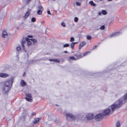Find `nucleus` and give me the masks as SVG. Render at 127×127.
<instances>
[{"instance_id": "nucleus-28", "label": "nucleus", "mask_w": 127, "mask_h": 127, "mask_svg": "<svg viewBox=\"0 0 127 127\" xmlns=\"http://www.w3.org/2000/svg\"><path fill=\"white\" fill-rule=\"evenodd\" d=\"M16 49L17 51H19L20 50L21 48L19 46L17 47L16 48Z\"/></svg>"}, {"instance_id": "nucleus-18", "label": "nucleus", "mask_w": 127, "mask_h": 127, "mask_svg": "<svg viewBox=\"0 0 127 127\" xmlns=\"http://www.w3.org/2000/svg\"><path fill=\"white\" fill-rule=\"evenodd\" d=\"M69 58L70 59L72 60H77L76 58H75L73 56L70 57H69Z\"/></svg>"}, {"instance_id": "nucleus-37", "label": "nucleus", "mask_w": 127, "mask_h": 127, "mask_svg": "<svg viewBox=\"0 0 127 127\" xmlns=\"http://www.w3.org/2000/svg\"><path fill=\"white\" fill-rule=\"evenodd\" d=\"M76 4L77 6H80L81 5V3L78 2H76Z\"/></svg>"}, {"instance_id": "nucleus-30", "label": "nucleus", "mask_w": 127, "mask_h": 127, "mask_svg": "<svg viewBox=\"0 0 127 127\" xmlns=\"http://www.w3.org/2000/svg\"><path fill=\"white\" fill-rule=\"evenodd\" d=\"M91 37L89 35H88L87 36V38L88 39L90 40L91 39Z\"/></svg>"}, {"instance_id": "nucleus-10", "label": "nucleus", "mask_w": 127, "mask_h": 127, "mask_svg": "<svg viewBox=\"0 0 127 127\" xmlns=\"http://www.w3.org/2000/svg\"><path fill=\"white\" fill-rule=\"evenodd\" d=\"M86 44V42H85L84 41H82L79 45V49H81Z\"/></svg>"}, {"instance_id": "nucleus-20", "label": "nucleus", "mask_w": 127, "mask_h": 127, "mask_svg": "<svg viewBox=\"0 0 127 127\" xmlns=\"http://www.w3.org/2000/svg\"><path fill=\"white\" fill-rule=\"evenodd\" d=\"M38 8L39 9V10H43V7L40 5H39L38 6Z\"/></svg>"}, {"instance_id": "nucleus-4", "label": "nucleus", "mask_w": 127, "mask_h": 127, "mask_svg": "<svg viewBox=\"0 0 127 127\" xmlns=\"http://www.w3.org/2000/svg\"><path fill=\"white\" fill-rule=\"evenodd\" d=\"M111 112V109L110 108L104 110L102 114L104 116H106L109 115Z\"/></svg>"}, {"instance_id": "nucleus-15", "label": "nucleus", "mask_w": 127, "mask_h": 127, "mask_svg": "<svg viewBox=\"0 0 127 127\" xmlns=\"http://www.w3.org/2000/svg\"><path fill=\"white\" fill-rule=\"evenodd\" d=\"M30 13L29 11H27L25 14L24 16V17L25 18H26L30 15Z\"/></svg>"}, {"instance_id": "nucleus-33", "label": "nucleus", "mask_w": 127, "mask_h": 127, "mask_svg": "<svg viewBox=\"0 0 127 127\" xmlns=\"http://www.w3.org/2000/svg\"><path fill=\"white\" fill-rule=\"evenodd\" d=\"M54 62L57 63H59L60 62V61L59 60L54 59Z\"/></svg>"}, {"instance_id": "nucleus-7", "label": "nucleus", "mask_w": 127, "mask_h": 127, "mask_svg": "<svg viewBox=\"0 0 127 127\" xmlns=\"http://www.w3.org/2000/svg\"><path fill=\"white\" fill-rule=\"evenodd\" d=\"M121 33L120 32H116L113 34L110 35L109 37L110 38L112 37L117 36Z\"/></svg>"}, {"instance_id": "nucleus-11", "label": "nucleus", "mask_w": 127, "mask_h": 127, "mask_svg": "<svg viewBox=\"0 0 127 127\" xmlns=\"http://www.w3.org/2000/svg\"><path fill=\"white\" fill-rule=\"evenodd\" d=\"M2 35L3 37L6 38L7 36V33L5 31H3Z\"/></svg>"}, {"instance_id": "nucleus-46", "label": "nucleus", "mask_w": 127, "mask_h": 127, "mask_svg": "<svg viewBox=\"0 0 127 127\" xmlns=\"http://www.w3.org/2000/svg\"><path fill=\"white\" fill-rule=\"evenodd\" d=\"M28 36V37H31V38L32 37V36Z\"/></svg>"}, {"instance_id": "nucleus-47", "label": "nucleus", "mask_w": 127, "mask_h": 127, "mask_svg": "<svg viewBox=\"0 0 127 127\" xmlns=\"http://www.w3.org/2000/svg\"><path fill=\"white\" fill-rule=\"evenodd\" d=\"M112 0H108L109 1H112Z\"/></svg>"}, {"instance_id": "nucleus-49", "label": "nucleus", "mask_w": 127, "mask_h": 127, "mask_svg": "<svg viewBox=\"0 0 127 127\" xmlns=\"http://www.w3.org/2000/svg\"><path fill=\"white\" fill-rule=\"evenodd\" d=\"M100 1H102V0H99Z\"/></svg>"}, {"instance_id": "nucleus-34", "label": "nucleus", "mask_w": 127, "mask_h": 127, "mask_svg": "<svg viewBox=\"0 0 127 127\" xmlns=\"http://www.w3.org/2000/svg\"><path fill=\"white\" fill-rule=\"evenodd\" d=\"M74 21L76 22H77V21L78 20V18L76 17H75L74 18Z\"/></svg>"}, {"instance_id": "nucleus-43", "label": "nucleus", "mask_w": 127, "mask_h": 127, "mask_svg": "<svg viewBox=\"0 0 127 127\" xmlns=\"http://www.w3.org/2000/svg\"><path fill=\"white\" fill-rule=\"evenodd\" d=\"M73 43H74V45H75V44L77 43L78 42H73Z\"/></svg>"}, {"instance_id": "nucleus-13", "label": "nucleus", "mask_w": 127, "mask_h": 127, "mask_svg": "<svg viewBox=\"0 0 127 127\" xmlns=\"http://www.w3.org/2000/svg\"><path fill=\"white\" fill-rule=\"evenodd\" d=\"M21 86L23 87L25 86L26 85V83L23 80H21L20 82Z\"/></svg>"}, {"instance_id": "nucleus-36", "label": "nucleus", "mask_w": 127, "mask_h": 127, "mask_svg": "<svg viewBox=\"0 0 127 127\" xmlns=\"http://www.w3.org/2000/svg\"><path fill=\"white\" fill-rule=\"evenodd\" d=\"M25 40L27 41L28 42V41H30V39H30L29 38H28V37H26L25 38Z\"/></svg>"}, {"instance_id": "nucleus-22", "label": "nucleus", "mask_w": 127, "mask_h": 127, "mask_svg": "<svg viewBox=\"0 0 127 127\" xmlns=\"http://www.w3.org/2000/svg\"><path fill=\"white\" fill-rule=\"evenodd\" d=\"M102 13L104 15H106L107 13V12L106 11H105V10H103L102 11Z\"/></svg>"}, {"instance_id": "nucleus-9", "label": "nucleus", "mask_w": 127, "mask_h": 127, "mask_svg": "<svg viewBox=\"0 0 127 127\" xmlns=\"http://www.w3.org/2000/svg\"><path fill=\"white\" fill-rule=\"evenodd\" d=\"M9 75L4 73H0V77L2 78H6L9 76Z\"/></svg>"}, {"instance_id": "nucleus-25", "label": "nucleus", "mask_w": 127, "mask_h": 127, "mask_svg": "<svg viewBox=\"0 0 127 127\" xmlns=\"http://www.w3.org/2000/svg\"><path fill=\"white\" fill-rule=\"evenodd\" d=\"M89 52H86L84 53H83L82 54V57H83L86 55Z\"/></svg>"}, {"instance_id": "nucleus-31", "label": "nucleus", "mask_w": 127, "mask_h": 127, "mask_svg": "<svg viewBox=\"0 0 127 127\" xmlns=\"http://www.w3.org/2000/svg\"><path fill=\"white\" fill-rule=\"evenodd\" d=\"M74 39L73 37H71L70 39V42H72L73 41H74Z\"/></svg>"}, {"instance_id": "nucleus-27", "label": "nucleus", "mask_w": 127, "mask_h": 127, "mask_svg": "<svg viewBox=\"0 0 127 127\" xmlns=\"http://www.w3.org/2000/svg\"><path fill=\"white\" fill-rule=\"evenodd\" d=\"M69 45L68 44H66L63 45L64 47H66L69 46Z\"/></svg>"}, {"instance_id": "nucleus-29", "label": "nucleus", "mask_w": 127, "mask_h": 127, "mask_svg": "<svg viewBox=\"0 0 127 127\" xmlns=\"http://www.w3.org/2000/svg\"><path fill=\"white\" fill-rule=\"evenodd\" d=\"M27 45H31L32 44V42L30 41H28L27 42Z\"/></svg>"}, {"instance_id": "nucleus-24", "label": "nucleus", "mask_w": 127, "mask_h": 127, "mask_svg": "<svg viewBox=\"0 0 127 127\" xmlns=\"http://www.w3.org/2000/svg\"><path fill=\"white\" fill-rule=\"evenodd\" d=\"M61 25L62 26H63L64 27H66L65 24L64 22H63L61 23Z\"/></svg>"}, {"instance_id": "nucleus-23", "label": "nucleus", "mask_w": 127, "mask_h": 127, "mask_svg": "<svg viewBox=\"0 0 127 127\" xmlns=\"http://www.w3.org/2000/svg\"><path fill=\"white\" fill-rule=\"evenodd\" d=\"M36 21L35 18L34 17H32L31 19V21L32 22H34Z\"/></svg>"}, {"instance_id": "nucleus-41", "label": "nucleus", "mask_w": 127, "mask_h": 127, "mask_svg": "<svg viewBox=\"0 0 127 127\" xmlns=\"http://www.w3.org/2000/svg\"><path fill=\"white\" fill-rule=\"evenodd\" d=\"M26 42V41L25 40H22V43H24Z\"/></svg>"}, {"instance_id": "nucleus-45", "label": "nucleus", "mask_w": 127, "mask_h": 127, "mask_svg": "<svg viewBox=\"0 0 127 127\" xmlns=\"http://www.w3.org/2000/svg\"><path fill=\"white\" fill-rule=\"evenodd\" d=\"M64 53H67V51H64Z\"/></svg>"}, {"instance_id": "nucleus-40", "label": "nucleus", "mask_w": 127, "mask_h": 127, "mask_svg": "<svg viewBox=\"0 0 127 127\" xmlns=\"http://www.w3.org/2000/svg\"><path fill=\"white\" fill-rule=\"evenodd\" d=\"M48 14L51 15V14L50 13V11L49 10H48L47 11Z\"/></svg>"}, {"instance_id": "nucleus-48", "label": "nucleus", "mask_w": 127, "mask_h": 127, "mask_svg": "<svg viewBox=\"0 0 127 127\" xmlns=\"http://www.w3.org/2000/svg\"><path fill=\"white\" fill-rule=\"evenodd\" d=\"M24 74L23 75V76H24Z\"/></svg>"}, {"instance_id": "nucleus-17", "label": "nucleus", "mask_w": 127, "mask_h": 127, "mask_svg": "<svg viewBox=\"0 0 127 127\" xmlns=\"http://www.w3.org/2000/svg\"><path fill=\"white\" fill-rule=\"evenodd\" d=\"M43 10H38L37 12V14L38 15H41L42 14V11Z\"/></svg>"}, {"instance_id": "nucleus-38", "label": "nucleus", "mask_w": 127, "mask_h": 127, "mask_svg": "<svg viewBox=\"0 0 127 127\" xmlns=\"http://www.w3.org/2000/svg\"><path fill=\"white\" fill-rule=\"evenodd\" d=\"M36 114V113L35 112H33L32 114V116H34Z\"/></svg>"}, {"instance_id": "nucleus-6", "label": "nucleus", "mask_w": 127, "mask_h": 127, "mask_svg": "<svg viewBox=\"0 0 127 127\" xmlns=\"http://www.w3.org/2000/svg\"><path fill=\"white\" fill-rule=\"evenodd\" d=\"M104 116L101 113L99 114H97L95 117V119L96 121H99L100 119L103 118Z\"/></svg>"}, {"instance_id": "nucleus-1", "label": "nucleus", "mask_w": 127, "mask_h": 127, "mask_svg": "<svg viewBox=\"0 0 127 127\" xmlns=\"http://www.w3.org/2000/svg\"><path fill=\"white\" fill-rule=\"evenodd\" d=\"M127 100V93L111 105V108L112 112L114 111L115 109L119 108L121 107L123 104Z\"/></svg>"}, {"instance_id": "nucleus-5", "label": "nucleus", "mask_w": 127, "mask_h": 127, "mask_svg": "<svg viewBox=\"0 0 127 127\" xmlns=\"http://www.w3.org/2000/svg\"><path fill=\"white\" fill-rule=\"evenodd\" d=\"M26 96L27 97H25L26 100L30 102H31L32 101V100L31 98L32 97L31 94H26Z\"/></svg>"}, {"instance_id": "nucleus-35", "label": "nucleus", "mask_w": 127, "mask_h": 127, "mask_svg": "<svg viewBox=\"0 0 127 127\" xmlns=\"http://www.w3.org/2000/svg\"><path fill=\"white\" fill-rule=\"evenodd\" d=\"M21 46H22V48L23 50L25 49V46H24V44L23 43H22L21 44Z\"/></svg>"}, {"instance_id": "nucleus-19", "label": "nucleus", "mask_w": 127, "mask_h": 127, "mask_svg": "<svg viewBox=\"0 0 127 127\" xmlns=\"http://www.w3.org/2000/svg\"><path fill=\"white\" fill-rule=\"evenodd\" d=\"M89 3L92 6H95L96 4L94 3L93 1H91L89 2Z\"/></svg>"}, {"instance_id": "nucleus-3", "label": "nucleus", "mask_w": 127, "mask_h": 127, "mask_svg": "<svg viewBox=\"0 0 127 127\" xmlns=\"http://www.w3.org/2000/svg\"><path fill=\"white\" fill-rule=\"evenodd\" d=\"M67 119L70 121L74 120L75 119V117L74 115L69 113H67L65 114Z\"/></svg>"}, {"instance_id": "nucleus-26", "label": "nucleus", "mask_w": 127, "mask_h": 127, "mask_svg": "<svg viewBox=\"0 0 127 127\" xmlns=\"http://www.w3.org/2000/svg\"><path fill=\"white\" fill-rule=\"evenodd\" d=\"M105 27L104 25H102L101 26L100 28L99 29L102 30H103L104 29Z\"/></svg>"}, {"instance_id": "nucleus-39", "label": "nucleus", "mask_w": 127, "mask_h": 127, "mask_svg": "<svg viewBox=\"0 0 127 127\" xmlns=\"http://www.w3.org/2000/svg\"><path fill=\"white\" fill-rule=\"evenodd\" d=\"M54 59H49V61H53L54 62Z\"/></svg>"}, {"instance_id": "nucleus-12", "label": "nucleus", "mask_w": 127, "mask_h": 127, "mask_svg": "<svg viewBox=\"0 0 127 127\" xmlns=\"http://www.w3.org/2000/svg\"><path fill=\"white\" fill-rule=\"evenodd\" d=\"M74 56L76 57V60L82 58L83 57L81 54H77L75 55Z\"/></svg>"}, {"instance_id": "nucleus-8", "label": "nucleus", "mask_w": 127, "mask_h": 127, "mask_svg": "<svg viewBox=\"0 0 127 127\" xmlns=\"http://www.w3.org/2000/svg\"><path fill=\"white\" fill-rule=\"evenodd\" d=\"M86 118L87 119L91 120L94 118L93 115L91 113L88 114L87 115Z\"/></svg>"}, {"instance_id": "nucleus-50", "label": "nucleus", "mask_w": 127, "mask_h": 127, "mask_svg": "<svg viewBox=\"0 0 127 127\" xmlns=\"http://www.w3.org/2000/svg\"><path fill=\"white\" fill-rule=\"evenodd\" d=\"M94 49V48H93V49Z\"/></svg>"}, {"instance_id": "nucleus-2", "label": "nucleus", "mask_w": 127, "mask_h": 127, "mask_svg": "<svg viewBox=\"0 0 127 127\" xmlns=\"http://www.w3.org/2000/svg\"><path fill=\"white\" fill-rule=\"evenodd\" d=\"M13 81L12 79H11L5 82L3 84V90L5 92H8L12 87Z\"/></svg>"}, {"instance_id": "nucleus-16", "label": "nucleus", "mask_w": 127, "mask_h": 127, "mask_svg": "<svg viewBox=\"0 0 127 127\" xmlns=\"http://www.w3.org/2000/svg\"><path fill=\"white\" fill-rule=\"evenodd\" d=\"M30 40L33 42V44L34 45L37 42L36 40L35 39H31Z\"/></svg>"}, {"instance_id": "nucleus-21", "label": "nucleus", "mask_w": 127, "mask_h": 127, "mask_svg": "<svg viewBox=\"0 0 127 127\" xmlns=\"http://www.w3.org/2000/svg\"><path fill=\"white\" fill-rule=\"evenodd\" d=\"M116 127H119L120 125V122L119 121H118L116 123Z\"/></svg>"}, {"instance_id": "nucleus-14", "label": "nucleus", "mask_w": 127, "mask_h": 127, "mask_svg": "<svg viewBox=\"0 0 127 127\" xmlns=\"http://www.w3.org/2000/svg\"><path fill=\"white\" fill-rule=\"evenodd\" d=\"M40 120V118H35L33 121V123L34 124H36L38 123V122H39V120Z\"/></svg>"}, {"instance_id": "nucleus-42", "label": "nucleus", "mask_w": 127, "mask_h": 127, "mask_svg": "<svg viewBox=\"0 0 127 127\" xmlns=\"http://www.w3.org/2000/svg\"><path fill=\"white\" fill-rule=\"evenodd\" d=\"M102 13L101 12H99L98 13V15H100Z\"/></svg>"}, {"instance_id": "nucleus-32", "label": "nucleus", "mask_w": 127, "mask_h": 127, "mask_svg": "<svg viewBox=\"0 0 127 127\" xmlns=\"http://www.w3.org/2000/svg\"><path fill=\"white\" fill-rule=\"evenodd\" d=\"M74 43H73L72 42L71 43V48L72 49H73V47L74 46Z\"/></svg>"}, {"instance_id": "nucleus-44", "label": "nucleus", "mask_w": 127, "mask_h": 127, "mask_svg": "<svg viewBox=\"0 0 127 127\" xmlns=\"http://www.w3.org/2000/svg\"><path fill=\"white\" fill-rule=\"evenodd\" d=\"M97 45H95V46H94V47H95V48H96L97 47Z\"/></svg>"}]
</instances>
